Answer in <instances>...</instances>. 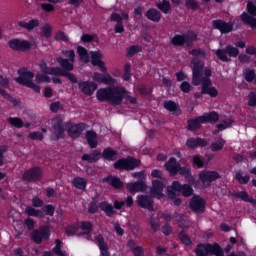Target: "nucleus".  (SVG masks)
<instances>
[{"mask_svg": "<svg viewBox=\"0 0 256 256\" xmlns=\"http://www.w3.org/2000/svg\"><path fill=\"white\" fill-rule=\"evenodd\" d=\"M40 71L42 73L35 74L29 71L27 68H21L18 70L19 77L16 78V82L20 85H24L25 87H29L35 91V93H41V83H51V78L49 75H53L52 78L53 83L61 84V79L59 77H67L71 83H77V76L65 72L61 68H49L45 62H41L39 64ZM35 77V82H33V78ZM36 83V84H35Z\"/></svg>", "mask_w": 256, "mask_h": 256, "instance_id": "obj_1", "label": "nucleus"}, {"mask_svg": "<svg viewBox=\"0 0 256 256\" xmlns=\"http://www.w3.org/2000/svg\"><path fill=\"white\" fill-rule=\"evenodd\" d=\"M96 98L98 101H108L111 105H119L123 99H125L126 103H131L132 105L137 103V99L131 97L129 92L121 86L100 88L96 92Z\"/></svg>", "mask_w": 256, "mask_h": 256, "instance_id": "obj_2", "label": "nucleus"}, {"mask_svg": "<svg viewBox=\"0 0 256 256\" xmlns=\"http://www.w3.org/2000/svg\"><path fill=\"white\" fill-rule=\"evenodd\" d=\"M193 85L202 84V94L209 95L210 97H217L219 91L217 88L211 86V69L206 68L203 70V62H196L193 60Z\"/></svg>", "mask_w": 256, "mask_h": 256, "instance_id": "obj_3", "label": "nucleus"}, {"mask_svg": "<svg viewBox=\"0 0 256 256\" xmlns=\"http://www.w3.org/2000/svg\"><path fill=\"white\" fill-rule=\"evenodd\" d=\"M91 55V64L94 67H98L101 71V73L95 72L93 74V79L97 83H104V85H111L115 83V80L113 77H111V74L107 73V66H105V62L103 61V54H101L100 51H94L90 52Z\"/></svg>", "mask_w": 256, "mask_h": 256, "instance_id": "obj_4", "label": "nucleus"}, {"mask_svg": "<svg viewBox=\"0 0 256 256\" xmlns=\"http://www.w3.org/2000/svg\"><path fill=\"white\" fill-rule=\"evenodd\" d=\"M219 121V114L216 112H211L209 114H204L194 120L188 121V128L190 131H197L201 127V123H215Z\"/></svg>", "mask_w": 256, "mask_h": 256, "instance_id": "obj_5", "label": "nucleus"}, {"mask_svg": "<svg viewBox=\"0 0 256 256\" xmlns=\"http://www.w3.org/2000/svg\"><path fill=\"white\" fill-rule=\"evenodd\" d=\"M167 191L170 199H175L178 193H182L184 197H191L193 195V188H191V186H182L178 181H174L172 185L167 188Z\"/></svg>", "mask_w": 256, "mask_h": 256, "instance_id": "obj_6", "label": "nucleus"}, {"mask_svg": "<svg viewBox=\"0 0 256 256\" xmlns=\"http://www.w3.org/2000/svg\"><path fill=\"white\" fill-rule=\"evenodd\" d=\"M166 171H169L170 175H184L186 179H189L191 177V171L189 168L183 167L181 168V164L178 163L175 158H170L166 164H165Z\"/></svg>", "mask_w": 256, "mask_h": 256, "instance_id": "obj_7", "label": "nucleus"}, {"mask_svg": "<svg viewBox=\"0 0 256 256\" xmlns=\"http://www.w3.org/2000/svg\"><path fill=\"white\" fill-rule=\"evenodd\" d=\"M140 161L133 158L129 157L127 159H120L118 160L115 164L114 167L115 169H125L126 171H131L135 169V167H139Z\"/></svg>", "mask_w": 256, "mask_h": 256, "instance_id": "obj_8", "label": "nucleus"}, {"mask_svg": "<svg viewBox=\"0 0 256 256\" xmlns=\"http://www.w3.org/2000/svg\"><path fill=\"white\" fill-rule=\"evenodd\" d=\"M34 243H41L42 241H47L51 237V231L49 226H40L39 230H34L31 235Z\"/></svg>", "mask_w": 256, "mask_h": 256, "instance_id": "obj_9", "label": "nucleus"}, {"mask_svg": "<svg viewBox=\"0 0 256 256\" xmlns=\"http://www.w3.org/2000/svg\"><path fill=\"white\" fill-rule=\"evenodd\" d=\"M51 124L54 127V131L56 134L52 135V139L55 141L63 137V133H65V125H63V116H56L52 119Z\"/></svg>", "mask_w": 256, "mask_h": 256, "instance_id": "obj_10", "label": "nucleus"}, {"mask_svg": "<svg viewBox=\"0 0 256 256\" xmlns=\"http://www.w3.org/2000/svg\"><path fill=\"white\" fill-rule=\"evenodd\" d=\"M65 57L69 59L58 58V63L65 71H73V63H75V51L70 50L64 52Z\"/></svg>", "mask_w": 256, "mask_h": 256, "instance_id": "obj_11", "label": "nucleus"}, {"mask_svg": "<svg viewBox=\"0 0 256 256\" xmlns=\"http://www.w3.org/2000/svg\"><path fill=\"white\" fill-rule=\"evenodd\" d=\"M216 55L220 61H229V57H237L239 55V49L231 45L226 46L225 50H217ZM227 55L229 57H227Z\"/></svg>", "mask_w": 256, "mask_h": 256, "instance_id": "obj_12", "label": "nucleus"}, {"mask_svg": "<svg viewBox=\"0 0 256 256\" xmlns=\"http://www.w3.org/2000/svg\"><path fill=\"white\" fill-rule=\"evenodd\" d=\"M219 173L215 171H202L199 174V179L203 187H209L213 181L219 179Z\"/></svg>", "mask_w": 256, "mask_h": 256, "instance_id": "obj_13", "label": "nucleus"}, {"mask_svg": "<svg viewBox=\"0 0 256 256\" xmlns=\"http://www.w3.org/2000/svg\"><path fill=\"white\" fill-rule=\"evenodd\" d=\"M10 49L13 51H29L31 49V42L27 40L13 39L9 41Z\"/></svg>", "mask_w": 256, "mask_h": 256, "instance_id": "obj_14", "label": "nucleus"}, {"mask_svg": "<svg viewBox=\"0 0 256 256\" xmlns=\"http://www.w3.org/2000/svg\"><path fill=\"white\" fill-rule=\"evenodd\" d=\"M197 39V36L193 33L189 35H176L172 38L171 43L172 45H191L193 41Z\"/></svg>", "mask_w": 256, "mask_h": 256, "instance_id": "obj_15", "label": "nucleus"}, {"mask_svg": "<svg viewBox=\"0 0 256 256\" xmlns=\"http://www.w3.org/2000/svg\"><path fill=\"white\" fill-rule=\"evenodd\" d=\"M165 188V184L161 180H154L152 182L151 195L156 199H165V195L163 194V189Z\"/></svg>", "mask_w": 256, "mask_h": 256, "instance_id": "obj_16", "label": "nucleus"}, {"mask_svg": "<svg viewBox=\"0 0 256 256\" xmlns=\"http://www.w3.org/2000/svg\"><path fill=\"white\" fill-rule=\"evenodd\" d=\"M65 127H67V133L69 137L75 138L79 137L81 133H83V130L85 129V124H75L72 122L66 123Z\"/></svg>", "mask_w": 256, "mask_h": 256, "instance_id": "obj_17", "label": "nucleus"}, {"mask_svg": "<svg viewBox=\"0 0 256 256\" xmlns=\"http://www.w3.org/2000/svg\"><path fill=\"white\" fill-rule=\"evenodd\" d=\"M137 205L142 209L153 211V199L147 195H138L136 199Z\"/></svg>", "mask_w": 256, "mask_h": 256, "instance_id": "obj_18", "label": "nucleus"}, {"mask_svg": "<svg viewBox=\"0 0 256 256\" xmlns=\"http://www.w3.org/2000/svg\"><path fill=\"white\" fill-rule=\"evenodd\" d=\"M190 207L195 213H203L205 211V200L199 196H194L190 202Z\"/></svg>", "mask_w": 256, "mask_h": 256, "instance_id": "obj_19", "label": "nucleus"}, {"mask_svg": "<svg viewBox=\"0 0 256 256\" xmlns=\"http://www.w3.org/2000/svg\"><path fill=\"white\" fill-rule=\"evenodd\" d=\"M111 19H112V21L118 22L116 27H115L116 33H123V31H125V29L123 28L122 21H123V19H124V21H127V19H129V14L128 13H122V16H121L117 13H114L111 16Z\"/></svg>", "mask_w": 256, "mask_h": 256, "instance_id": "obj_20", "label": "nucleus"}, {"mask_svg": "<svg viewBox=\"0 0 256 256\" xmlns=\"http://www.w3.org/2000/svg\"><path fill=\"white\" fill-rule=\"evenodd\" d=\"M43 172L40 168H33L23 174L24 181H39Z\"/></svg>", "mask_w": 256, "mask_h": 256, "instance_id": "obj_21", "label": "nucleus"}, {"mask_svg": "<svg viewBox=\"0 0 256 256\" xmlns=\"http://www.w3.org/2000/svg\"><path fill=\"white\" fill-rule=\"evenodd\" d=\"M79 89L85 95H93L97 91V84L95 82L84 81L79 83Z\"/></svg>", "mask_w": 256, "mask_h": 256, "instance_id": "obj_22", "label": "nucleus"}, {"mask_svg": "<svg viewBox=\"0 0 256 256\" xmlns=\"http://www.w3.org/2000/svg\"><path fill=\"white\" fill-rule=\"evenodd\" d=\"M186 145L190 149H197V147H206L207 140L203 138H188L186 141Z\"/></svg>", "mask_w": 256, "mask_h": 256, "instance_id": "obj_23", "label": "nucleus"}, {"mask_svg": "<svg viewBox=\"0 0 256 256\" xmlns=\"http://www.w3.org/2000/svg\"><path fill=\"white\" fill-rule=\"evenodd\" d=\"M127 189L130 193H139L147 190V185L144 182L129 183Z\"/></svg>", "mask_w": 256, "mask_h": 256, "instance_id": "obj_24", "label": "nucleus"}, {"mask_svg": "<svg viewBox=\"0 0 256 256\" xmlns=\"http://www.w3.org/2000/svg\"><path fill=\"white\" fill-rule=\"evenodd\" d=\"M213 27H215V29H219L221 33H231V31H233V25L221 20L213 21Z\"/></svg>", "mask_w": 256, "mask_h": 256, "instance_id": "obj_25", "label": "nucleus"}, {"mask_svg": "<svg viewBox=\"0 0 256 256\" xmlns=\"http://www.w3.org/2000/svg\"><path fill=\"white\" fill-rule=\"evenodd\" d=\"M64 231L68 237H73V235H80L79 233V222H74L65 226Z\"/></svg>", "mask_w": 256, "mask_h": 256, "instance_id": "obj_26", "label": "nucleus"}, {"mask_svg": "<svg viewBox=\"0 0 256 256\" xmlns=\"http://www.w3.org/2000/svg\"><path fill=\"white\" fill-rule=\"evenodd\" d=\"M93 231V225L91 222L82 221L79 223V235H89Z\"/></svg>", "mask_w": 256, "mask_h": 256, "instance_id": "obj_27", "label": "nucleus"}, {"mask_svg": "<svg viewBox=\"0 0 256 256\" xmlns=\"http://www.w3.org/2000/svg\"><path fill=\"white\" fill-rule=\"evenodd\" d=\"M72 185L80 191H85V189H87V179L82 177H76L73 179Z\"/></svg>", "mask_w": 256, "mask_h": 256, "instance_id": "obj_28", "label": "nucleus"}, {"mask_svg": "<svg viewBox=\"0 0 256 256\" xmlns=\"http://www.w3.org/2000/svg\"><path fill=\"white\" fill-rule=\"evenodd\" d=\"M86 141L91 149H95V147H97V133L88 131L86 133Z\"/></svg>", "mask_w": 256, "mask_h": 256, "instance_id": "obj_29", "label": "nucleus"}, {"mask_svg": "<svg viewBox=\"0 0 256 256\" xmlns=\"http://www.w3.org/2000/svg\"><path fill=\"white\" fill-rule=\"evenodd\" d=\"M18 25L24 29H27V31H32V29H35V27H39V20L32 19L29 22L20 21Z\"/></svg>", "mask_w": 256, "mask_h": 256, "instance_id": "obj_30", "label": "nucleus"}, {"mask_svg": "<svg viewBox=\"0 0 256 256\" xmlns=\"http://www.w3.org/2000/svg\"><path fill=\"white\" fill-rule=\"evenodd\" d=\"M164 108L167 111H170V113H174L175 115L181 114V110L179 109V106L173 101L164 102Z\"/></svg>", "mask_w": 256, "mask_h": 256, "instance_id": "obj_31", "label": "nucleus"}, {"mask_svg": "<svg viewBox=\"0 0 256 256\" xmlns=\"http://www.w3.org/2000/svg\"><path fill=\"white\" fill-rule=\"evenodd\" d=\"M25 213H27L29 217H38L39 219L45 217V214L43 213V211L39 209H35L33 208V206L26 207Z\"/></svg>", "mask_w": 256, "mask_h": 256, "instance_id": "obj_32", "label": "nucleus"}, {"mask_svg": "<svg viewBox=\"0 0 256 256\" xmlns=\"http://www.w3.org/2000/svg\"><path fill=\"white\" fill-rule=\"evenodd\" d=\"M95 241L98 243V247L101 251L102 256H110L109 251H107V245H105V242L103 240V236L99 235L96 236Z\"/></svg>", "mask_w": 256, "mask_h": 256, "instance_id": "obj_33", "label": "nucleus"}, {"mask_svg": "<svg viewBox=\"0 0 256 256\" xmlns=\"http://www.w3.org/2000/svg\"><path fill=\"white\" fill-rule=\"evenodd\" d=\"M225 143L226 141L223 138H218L211 143L210 149L211 151H221L225 147Z\"/></svg>", "mask_w": 256, "mask_h": 256, "instance_id": "obj_34", "label": "nucleus"}, {"mask_svg": "<svg viewBox=\"0 0 256 256\" xmlns=\"http://www.w3.org/2000/svg\"><path fill=\"white\" fill-rule=\"evenodd\" d=\"M147 19H150V21H161V13L157 11L156 9H150L146 12Z\"/></svg>", "mask_w": 256, "mask_h": 256, "instance_id": "obj_35", "label": "nucleus"}, {"mask_svg": "<svg viewBox=\"0 0 256 256\" xmlns=\"http://www.w3.org/2000/svg\"><path fill=\"white\" fill-rule=\"evenodd\" d=\"M77 53L82 63H89V53L87 52V49L83 48L82 46H78Z\"/></svg>", "mask_w": 256, "mask_h": 256, "instance_id": "obj_36", "label": "nucleus"}, {"mask_svg": "<svg viewBox=\"0 0 256 256\" xmlns=\"http://www.w3.org/2000/svg\"><path fill=\"white\" fill-rule=\"evenodd\" d=\"M99 157H101V153L94 152L92 154H84L82 160L87 161L88 163H96V161H99Z\"/></svg>", "mask_w": 256, "mask_h": 256, "instance_id": "obj_37", "label": "nucleus"}, {"mask_svg": "<svg viewBox=\"0 0 256 256\" xmlns=\"http://www.w3.org/2000/svg\"><path fill=\"white\" fill-rule=\"evenodd\" d=\"M128 247H130V249H132L134 256H143L144 252H143V248L137 246V244L135 243V241L130 240L128 242Z\"/></svg>", "mask_w": 256, "mask_h": 256, "instance_id": "obj_38", "label": "nucleus"}, {"mask_svg": "<svg viewBox=\"0 0 256 256\" xmlns=\"http://www.w3.org/2000/svg\"><path fill=\"white\" fill-rule=\"evenodd\" d=\"M103 157L104 159H107L108 161H115L117 157V151L113 150L112 148H106L103 151Z\"/></svg>", "mask_w": 256, "mask_h": 256, "instance_id": "obj_39", "label": "nucleus"}, {"mask_svg": "<svg viewBox=\"0 0 256 256\" xmlns=\"http://www.w3.org/2000/svg\"><path fill=\"white\" fill-rule=\"evenodd\" d=\"M242 21L246 23V25H250L252 29H256V18L249 16L247 13L242 14Z\"/></svg>", "mask_w": 256, "mask_h": 256, "instance_id": "obj_40", "label": "nucleus"}, {"mask_svg": "<svg viewBox=\"0 0 256 256\" xmlns=\"http://www.w3.org/2000/svg\"><path fill=\"white\" fill-rule=\"evenodd\" d=\"M106 181L109 182V184L114 187V189H121L123 187V182L117 177L109 176Z\"/></svg>", "mask_w": 256, "mask_h": 256, "instance_id": "obj_41", "label": "nucleus"}, {"mask_svg": "<svg viewBox=\"0 0 256 256\" xmlns=\"http://www.w3.org/2000/svg\"><path fill=\"white\" fill-rule=\"evenodd\" d=\"M99 207L102 211H104L106 215H108V217H110V215H113V213H115V210H113V205L107 202L100 203Z\"/></svg>", "mask_w": 256, "mask_h": 256, "instance_id": "obj_42", "label": "nucleus"}, {"mask_svg": "<svg viewBox=\"0 0 256 256\" xmlns=\"http://www.w3.org/2000/svg\"><path fill=\"white\" fill-rule=\"evenodd\" d=\"M236 197H238V199H242V201H246L247 203H252V205H256V200L250 198L249 194H247V192L245 191L236 193Z\"/></svg>", "mask_w": 256, "mask_h": 256, "instance_id": "obj_43", "label": "nucleus"}, {"mask_svg": "<svg viewBox=\"0 0 256 256\" xmlns=\"http://www.w3.org/2000/svg\"><path fill=\"white\" fill-rule=\"evenodd\" d=\"M233 125V119L228 118L226 120H222L220 124L217 125L218 131H225V129H229V127Z\"/></svg>", "mask_w": 256, "mask_h": 256, "instance_id": "obj_44", "label": "nucleus"}, {"mask_svg": "<svg viewBox=\"0 0 256 256\" xmlns=\"http://www.w3.org/2000/svg\"><path fill=\"white\" fill-rule=\"evenodd\" d=\"M3 87H9V80L3 78V76H0V95H2V97H7L9 99V95L5 93Z\"/></svg>", "mask_w": 256, "mask_h": 256, "instance_id": "obj_45", "label": "nucleus"}, {"mask_svg": "<svg viewBox=\"0 0 256 256\" xmlns=\"http://www.w3.org/2000/svg\"><path fill=\"white\" fill-rule=\"evenodd\" d=\"M157 7L162 11V13H169V11H171V4H169V1L167 0H163L162 3H158Z\"/></svg>", "mask_w": 256, "mask_h": 256, "instance_id": "obj_46", "label": "nucleus"}, {"mask_svg": "<svg viewBox=\"0 0 256 256\" xmlns=\"http://www.w3.org/2000/svg\"><path fill=\"white\" fill-rule=\"evenodd\" d=\"M8 123H10V125H12L13 127H17L18 129H21V127H23V120H21L20 118H13L10 117L7 119Z\"/></svg>", "mask_w": 256, "mask_h": 256, "instance_id": "obj_47", "label": "nucleus"}, {"mask_svg": "<svg viewBox=\"0 0 256 256\" xmlns=\"http://www.w3.org/2000/svg\"><path fill=\"white\" fill-rule=\"evenodd\" d=\"M62 247H63V243L60 242V240H56V246L54 248V253H56V255H59V256H68L67 252L61 250Z\"/></svg>", "mask_w": 256, "mask_h": 256, "instance_id": "obj_48", "label": "nucleus"}, {"mask_svg": "<svg viewBox=\"0 0 256 256\" xmlns=\"http://www.w3.org/2000/svg\"><path fill=\"white\" fill-rule=\"evenodd\" d=\"M142 49L140 46H131L127 49V56L133 57V55H137V53H140Z\"/></svg>", "mask_w": 256, "mask_h": 256, "instance_id": "obj_49", "label": "nucleus"}, {"mask_svg": "<svg viewBox=\"0 0 256 256\" xmlns=\"http://www.w3.org/2000/svg\"><path fill=\"white\" fill-rule=\"evenodd\" d=\"M236 179L242 185L249 183V175H243V174H241V172L236 173Z\"/></svg>", "mask_w": 256, "mask_h": 256, "instance_id": "obj_50", "label": "nucleus"}, {"mask_svg": "<svg viewBox=\"0 0 256 256\" xmlns=\"http://www.w3.org/2000/svg\"><path fill=\"white\" fill-rule=\"evenodd\" d=\"M42 213L53 217V215H55V207H53V205H46L43 207Z\"/></svg>", "mask_w": 256, "mask_h": 256, "instance_id": "obj_51", "label": "nucleus"}, {"mask_svg": "<svg viewBox=\"0 0 256 256\" xmlns=\"http://www.w3.org/2000/svg\"><path fill=\"white\" fill-rule=\"evenodd\" d=\"M245 79H246V81H248V83H251V81H253L255 79V71H253L251 69H247L245 71Z\"/></svg>", "mask_w": 256, "mask_h": 256, "instance_id": "obj_52", "label": "nucleus"}, {"mask_svg": "<svg viewBox=\"0 0 256 256\" xmlns=\"http://www.w3.org/2000/svg\"><path fill=\"white\" fill-rule=\"evenodd\" d=\"M63 109V105H61V102H53L50 105V111H52V113H57V111Z\"/></svg>", "mask_w": 256, "mask_h": 256, "instance_id": "obj_53", "label": "nucleus"}, {"mask_svg": "<svg viewBox=\"0 0 256 256\" xmlns=\"http://www.w3.org/2000/svg\"><path fill=\"white\" fill-rule=\"evenodd\" d=\"M179 237L184 245H191V239L185 234V232H181Z\"/></svg>", "mask_w": 256, "mask_h": 256, "instance_id": "obj_54", "label": "nucleus"}, {"mask_svg": "<svg viewBox=\"0 0 256 256\" xmlns=\"http://www.w3.org/2000/svg\"><path fill=\"white\" fill-rule=\"evenodd\" d=\"M248 105L250 107H255L256 105V94L255 92H251L248 96Z\"/></svg>", "mask_w": 256, "mask_h": 256, "instance_id": "obj_55", "label": "nucleus"}, {"mask_svg": "<svg viewBox=\"0 0 256 256\" xmlns=\"http://www.w3.org/2000/svg\"><path fill=\"white\" fill-rule=\"evenodd\" d=\"M55 39L57 41H69V37L67 34H65V32H58L55 36Z\"/></svg>", "mask_w": 256, "mask_h": 256, "instance_id": "obj_56", "label": "nucleus"}, {"mask_svg": "<svg viewBox=\"0 0 256 256\" xmlns=\"http://www.w3.org/2000/svg\"><path fill=\"white\" fill-rule=\"evenodd\" d=\"M29 138L35 141H41L43 139V134L40 132H33L29 135Z\"/></svg>", "mask_w": 256, "mask_h": 256, "instance_id": "obj_57", "label": "nucleus"}, {"mask_svg": "<svg viewBox=\"0 0 256 256\" xmlns=\"http://www.w3.org/2000/svg\"><path fill=\"white\" fill-rule=\"evenodd\" d=\"M186 5L190 9H199V4L195 0H186Z\"/></svg>", "mask_w": 256, "mask_h": 256, "instance_id": "obj_58", "label": "nucleus"}, {"mask_svg": "<svg viewBox=\"0 0 256 256\" xmlns=\"http://www.w3.org/2000/svg\"><path fill=\"white\" fill-rule=\"evenodd\" d=\"M42 31H43L44 37H46L47 39H49V37H51V26L50 25H45L42 28Z\"/></svg>", "mask_w": 256, "mask_h": 256, "instance_id": "obj_59", "label": "nucleus"}, {"mask_svg": "<svg viewBox=\"0 0 256 256\" xmlns=\"http://www.w3.org/2000/svg\"><path fill=\"white\" fill-rule=\"evenodd\" d=\"M180 89L183 91V93H189L191 91V84L188 82H183L180 86Z\"/></svg>", "mask_w": 256, "mask_h": 256, "instance_id": "obj_60", "label": "nucleus"}, {"mask_svg": "<svg viewBox=\"0 0 256 256\" xmlns=\"http://www.w3.org/2000/svg\"><path fill=\"white\" fill-rule=\"evenodd\" d=\"M190 55H193L194 57H205V52H203V50L198 49V50H192L190 51Z\"/></svg>", "mask_w": 256, "mask_h": 256, "instance_id": "obj_61", "label": "nucleus"}, {"mask_svg": "<svg viewBox=\"0 0 256 256\" xmlns=\"http://www.w3.org/2000/svg\"><path fill=\"white\" fill-rule=\"evenodd\" d=\"M32 205L33 207H43V201L39 197H34L32 199Z\"/></svg>", "mask_w": 256, "mask_h": 256, "instance_id": "obj_62", "label": "nucleus"}, {"mask_svg": "<svg viewBox=\"0 0 256 256\" xmlns=\"http://www.w3.org/2000/svg\"><path fill=\"white\" fill-rule=\"evenodd\" d=\"M193 163L198 167V169H201V167H203V160L199 156H194Z\"/></svg>", "mask_w": 256, "mask_h": 256, "instance_id": "obj_63", "label": "nucleus"}, {"mask_svg": "<svg viewBox=\"0 0 256 256\" xmlns=\"http://www.w3.org/2000/svg\"><path fill=\"white\" fill-rule=\"evenodd\" d=\"M247 11L250 15H256V7L253 5V2H248Z\"/></svg>", "mask_w": 256, "mask_h": 256, "instance_id": "obj_64", "label": "nucleus"}]
</instances>
